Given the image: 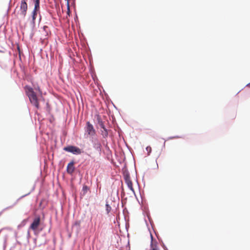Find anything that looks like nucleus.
<instances>
[{
    "instance_id": "1",
    "label": "nucleus",
    "mask_w": 250,
    "mask_h": 250,
    "mask_svg": "<svg viewBox=\"0 0 250 250\" xmlns=\"http://www.w3.org/2000/svg\"><path fill=\"white\" fill-rule=\"evenodd\" d=\"M24 89L25 90L26 94L28 97L30 103L37 108H39L40 106L38 98L33 88L30 86L25 85Z\"/></svg>"
},
{
    "instance_id": "2",
    "label": "nucleus",
    "mask_w": 250,
    "mask_h": 250,
    "mask_svg": "<svg viewBox=\"0 0 250 250\" xmlns=\"http://www.w3.org/2000/svg\"><path fill=\"white\" fill-rule=\"evenodd\" d=\"M123 175L125 183L127 185L128 188L135 193V191L133 188L132 182L130 180V173L128 170L127 169L123 170Z\"/></svg>"
},
{
    "instance_id": "3",
    "label": "nucleus",
    "mask_w": 250,
    "mask_h": 250,
    "mask_svg": "<svg viewBox=\"0 0 250 250\" xmlns=\"http://www.w3.org/2000/svg\"><path fill=\"white\" fill-rule=\"evenodd\" d=\"M63 149L64 151L71 153L74 155H80L83 152V151L79 147L73 145H68L64 147Z\"/></svg>"
},
{
    "instance_id": "4",
    "label": "nucleus",
    "mask_w": 250,
    "mask_h": 250,
    "mask_svg": "<svg viewBox=\"0 0 250 250\" xmlns=\"http://www.w3.org/2000/svg\"><path fill=\"white\" fill-rule=\"evenodd\" d=\"M90 141L92 144L93 148L100 154L102 152V145L98 137L96 136L90 137Z\"/></svg>"
},
{
    "instance_id": "5",
    "label": "nucleus",
    "mask_w": 250,
    "mask_h": 250,
    "mask_svg": "<svg viewBox=\"0 0 250 250\" xmlns=\"http://www.w3.org/2000/svg\"><path fill=\"white\" fill-rule=\"evenodd\" d=\"M85 131L90 136V137L96 136V130L93 125L89 122H87L85 127Z\"/></svg>"
},
{
    "instance_id": "6",
    "label": "nucleus",
    "mask_w": 250,
    "mask_h": 250,
    "mask_svg": "<svg viewBox=\"0 0 250 250\" xmlns=\"http://www.w3.org/2000/svg\"><path fill=\"white\" fill-rule=\"evenodd\" d=\"M41 223V218L40 216H36L34 219L31 223L30 229H32L34 231L37 230V228L39 226Z\"/></svg>"
},
{
    "instance_id": "7",
    "label": "nucleus",
    "mask_w": 250,
    "mask_h": 250,
    "mask_svg": "<svg viewBox=\"0 0 250 250\" xmlns=\"http://www.w3.org/2000/svg\"><path fill=\"white\" fill-rule=\"evenodd\" d=\"M32 191H30L29 192H28V193L24 195H22L21 196L20 198H19L11 206H10L9 207H7L4 208H3L0 212V216L1 215V214L5 210H7V209H10V208H13L15 206H16L17 203L19 202V201L21 200L22 198L26 197V196L29 195L31 192Z\"/></svg>"
},
{
    "instance_id": "8",
    "label": "nucleus",
    "mask_w": 250,
    "mask_h": 250,
    "mask_svg": "<svg viewBox=\"0 0 250 250\" xmlns=\"http://www.w3.org/2000/svg\"><path fill=\"white\" fill-rule=\"evenodd\" d=\"M27 8L28 6L27 2L21 1L20 6V15H22L23 17H24L26 15Z\"/></svg>"
},
{
    "instance_id": "9",
    "label": "nucleus",
    "mask_w": 250,
    "mask_h": 250,
    "mask_svg": "<svg viewBox=\"0 0 250 250\" xmlns=\"http://www.w3.org/2000/svg\"><path fill=\"white\" fill-rule=\"evenodd\" d=\"M81 220H76L72 225V229L78 234L81 230Z\"/></svg>"
},
{
    "instance_id": "10",
    "label": "nucleus",
    "mask_w": 250,
    "mask_h": 250,
    "mask_svg": "<svg viewBox=\"0 0 250 250\" xmlns=\"http://www.w3.org/2000/svg\"><path fill=\"white\" fill-rule=\"evenodd\" d=\"M75 162L73 160H72L70 162L66 167V171L69 174H72L75 171V167H74Z\"/></svg>"
},
{
    "instance_id": "11",
    "label": "nucleus",
    "mask_w": 250,
    "mask_h": 250,
    "mask_svg": "<svg viewBox=\"0 0 250 250\" xmlns=\"http://www.w3.org/2000/svg\"><path fill=\"white\" fill-rule=\"evenodd\" d=\"M96 121L97 124L99 125L101 128L105 127L104 122L103 121L100 115H97Z\"/></svg>"
},
{
    "instance_id": "12",
    "label": "nucleus",
    "mask_w": 250,
    "mask_h": 250,
    "mask_svg": "<svg viewBox=\"0 0 250 250\" xmlns=\"http://www.w3.org/2000/svg\"><path fill=\"white\" fill-rule=\"evenodd\" d=\"M38 14V11L33 10L32 12V21H31V23L33 27H34L35 24V20L37 18Z\"/></svg>"
},
{
    "instance_id": "13",
    "label": "nucleus",
    "mask_w": 250,
    "mask_h": 250,
    "mask_svg": "<svg viewBox=\"0 0 250 250\" xmlns=\"http://www.w3.org/2000/svg\"><path fill=\"white\" fill-rule=\"evenodd\" d=\"M103 130L101 131V135L103 138L106 139L108 135L107 129L105 127L102 128Z\"/></svg>"
},
{
    "instance_id": "14",
    "label": "nucleus",
    "mask_w": 250,
    "mask_h": 250,
    "mask_svg": "<svg viewBox=\"0 0 250 250\" xmlns=\"http://www.w3.org/2000/svg\"><path fill=\"white\" fill-rule=\"evenodd\" d=\"M89 188L88 186L86 185H83V187L82 191L81 193V195L84 196L86 194Z\"/></svg>"
},
{
    "instance_id": "15",
    "label": "nucleus",
    "mask_w": 250,
    "mask_h": 250,
    "mask_svg": "<svg viewBox=\"0 0 250 250\" xmlns=\"http://www.w3.org/2000/svg\"><path fill=\"white\" fill-rule=\"evenodd\" d=\"M150 237H151V244H150V250H158V249L157 248V245H155V248L153 247V237L152 235V234L150 233Z\"/></svg>"
},
{
    "instance_id": "16",
    "label": "nucleus",
    "mask_w": 250,
    "mask_h": 250,
    "mask_svg": "<svg viewBox=\"0 0 250 250\" xmlns=\"http://www.w3.org/2000/svg\"><path fill=\"white\" fill-rule=\"evenodd\" d=\"M43 32L45 36H47L48 35L49 27L47 26H44L43 27Z\"/></svg>"
},
{
    "instance_id": "17",
    "label": "nucleus",
    "mask_w": 250,
    "mask_h": 250,
    "mask_svg": "<svg viewBox=\"0 0 250 250\" xmlns=\"http://www.w3.org/2000/svg\"><path fill=\"white\" fill-rule=\"evenodd\" d=\"M105 210H106V213L107 214H109V213L111 211V206L108 204V202H106V204H105Z\"/></svg>"
},
{
    "instance_id": "18",
    "label": "nucleus",
    "mask_w": 250,
    "mask_h": 250,
    "mask_svg": "<svg viewBox=\"0 0 250 250\" xmlns=\"http://www.w3.org/2000/svg\"><path fill=\"white\" fill-rule=\"evenodd\" d=\"M28 221V218L23 219L21 222L18 225V228H21L24 227Z\"/></svg>"
},
{
    "instance_id": "19",
    "label": "nucleus",
    "mask_w": 250,
    "mask_h": 250,
    "mask_svg": "<svg viewBox=\"0 0 250 250\" xmlns=\"http://www.w3.org/2000/svg\"><path fill=\"white\" fill-rule=\"evenodd\" d=\"M40 3H34V8L33 10L36 11H39L40 6Z\"/></svg>"
},
{
    "instance_id": "20",
    "label": "nucleus",
    "mask_w": 250,
    "mask_h": 250,
    "mask_svg": "<svg viewBox=\"0 0 250 250\" xmlns=\"http://www.w3.org/2000/svg\"><path fill=\"white\" fill-rule=\"evenodd\" d=\"M146 149L147 151V155H149L151 152V147L150 146H147L146 148Z\"/></svg>"
},
{
    "instance_id": "21",
    "label": "nucleus",
    "mask_w": 250,
    "mask_h": 250,
    "mask_svg": "<svg viewBox=\"0 0 250 250\" xmlns=\"http://www.w3.org/2000/svg\"><path fill=\"white\" fill-rule=\"evenodd\" d=\"M34 87L35 90H38L40 92V94H42V91H41L39 85H37V86L35 85H34Z\"/></svg>"
},
{
    "instance_id": "22",
    "label": "nucleus",
    "mask_w": 250,
    "mask_h": 250,
    "mask_svg": "<svg viewBox=\"0 0 250 250\" xmlns=\"http://www.w3.org/2000/svg\"><path fill=\"white\" fill-rule=\"evenodd\" d=\"M162 246L163 247V248L164 249V250H168L167 248V247H166V246L164 244V243H162Z\"/></svg>"
},
{
    "instance_id": "23",
    "label": "nucleus",
    "mask_w": 250,
    "mask_h": 250,
    "mask_svg": "<svg viewBox=\"0 0 250 250\" xmlns=\"http://www.w3.org/2000/svg\"><path fill=\"white\" fill-rule=\"evenodd\" d=\"M180 138V137H179L178 136H176L170 137L169 138V139H172L174 138Z\"/></svg>"
},
{
    "instance_id": "24",
    "label": "nucleus",
    "mask_w": 250,
    "mask_h": 250,
    "mask_svg": "<svg viewBox=\"0 0 250 250\" xmlns=\"http://www.w3.org/2000/svg\"><path fill=\"white\" fill-rule=\"evenodd\" d=\"M103 144L104 145H105V146H107V143L106 141L103 140Z\"/></svg>"
},
{
    "instance_id": "25",
    "label": "nucleus",
    "mask_w": 250,
    "mask_h": 250,
    "mask_svg": "<svg viewBox=\"0 0 250 250\" xmlns=\"http://www.w3.org/2000/svg\"><path fill=\"white\" fill-rule=\"evenodd\" d=\"M0 52L3 53L4 52V48L2 47H0Z\"/></svg>"
},
{
    "instance_id": "26",
    "label": "nucleus",
    "mask_w": 250,
    "mask_h": 250,
    "mask_svg": "<svg viewBox=\"0 0 250 250\" xmlns=\"http://www.w3.org/2000/svg\"><path fill=\"white\" fill-rule=\"evenodd\" d=\"M34 3H40V0H34Z\"/></svg>"
},
{
    "instance_id": "27",
    "label": "nucleus",
    "mask_w": 250,
    "mask_h": 250,
    "mask_svg": "<svg viewBox=\"0 0 250 250\" xmlns=\"http://www.w3.org/2000/svg\"><path fill=\"white\" fill-rule=\"evenodd\" d=\"M5 243H6V239L4 240V245H3V249L4 250L5 248Z\"/></svg>"
},
{
    "instance_id": "28",
    "label": "nucleus",
    "mask_w": 250,
    "mask_h": 250,
    "mask_svg": "<svg viewBox=\"0 0 250 250\" xmlns=\"http://www.w3.org/2000/svg\"><path fill=\"white\" fill-rule=\"evenodd\" d=\"M28 1V0H21V1H23V2H27Z\"/></svg>"
},
{
    "instance_id": "29",
    "label": "nucleus",
    "mask_w": 250,
    "mask_h": 250,
    "mask_svg": "<svg viewBox=\"0 0 250 250\" xmlns=\"http://www.w3.org/2000/svg\"><path fill=\"white\" fill-rule=\"evenodd\" d=\"M165 143H166V142L165 141L164 143V144H163V147H165Z\"/></svg>"
},
{
    "instance_id": "30",
    "label": "nucleus",
    "mask_w": 250,
    "mask_h": 250,
    "mask_svg": "<svg viewBox=\"0 0 250 250\" xmlns=\"http://www.w3.org/2000/svg\"><path fill=\"white\" fill-rule=\"evenodd\" d=\"M148 219H149V221H150V222L151 223V225H152L151 222V221H150V217L149 216H148Z\"/></svg>"
},
{
    "instance_id": "31",
    "label": "nucleus",
    "mask_w": 250,
    "mask_h": 250,
    "mask_svg": "<svg viewBox=\"0 0 250 250\" xmlns=\"http://www.w3.org/2000/svg\"><path fill=\"white\" fill-rule=\"evenodd\" d=\"M128 227V226H127V224H125V228H126V229H127V227Z\"/></svg>"
},
{
    "instance_id": "32",
    "label": "nucleus",
    "mask_w": 250,
    "mask_h": 250,
    "mask_svg": "<svg viewBox=\"0 0 250 250\" xmlns=\"http://www.w3.org/2000/svg\"><path fill=\"white\" fill-rule=\"evenodd\" d=\"M247 86H250V83H248V84H247Z\"/></svg>"
},
{
    "instance_id": "33",
    "label": "nucleus",
    "mask_w": 250,
    "mask_h": 250,
    "mask_svg": "<svg viewBox=\"0 0 250 250\" xmlns=\"http://www.w3.org/2000/svg\"><path fill=\"white\" fill-rule=\"evenodd\" d=\"M27 234H28V235H29V231H27Z\"/></svg>"
},
{
    "instance_id": "34",
    "label": "nucleus",
    "mask_w": 250,
    "mask_h": 250,
    "mask_svg": "<svg viewBox=\"0 0 250 250\" xmlns=\"http://www.w3.org/2000/svg\"><path fill=\"white\" fill-rule=\"evenodd\" d=\"M46 105H47V107H48V106H49V104L48 103H47Z\"/></svg>"
}]
</instances>
